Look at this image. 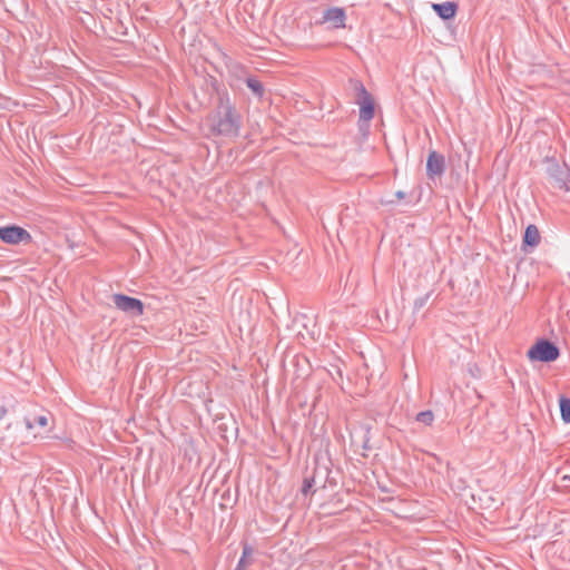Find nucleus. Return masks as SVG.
Masks as SVG:
<instances>
[{
	"label": "nucleus",
	"mask_w": 570,
	"mask_h": 570,
	"mask_svg": "<svg viewBox=\"0 0 570 570\" xmlns=\"http://www.w3.org/2000/svg\"><path fill=\"white\" fill-rule=\"evenodd\" d=\"M252 552L253 548L249 544H244L243 553L240 559L238 560L236 569L244 570L249 564V561H247V557H249Z\"/></svg>",
	"instance_id": "obj_14"
},
{
	"label": "nucleus",
	"mask_w": 570,
	"mask_h": 570,
	"mask_svg": "<svg viewBox=\"0 0 570 570\" xmlns=\"http://www.w3.org/2000/svg\"><path fill=\"white\" fill-rule=\"evenodd\" d=\"M445 158L442 154L431 150L426 160V176L429 179L434 180L441 177L445 171Z\"/></svg>",
	"instance_id": "obj_7"
},
{
	"label": "nucleus",
	"mask_w": 570,
	"mask_h": 570,
	"mask_svg": "<svg viewBox=\"0 0 570 570\" xmlns=\"http://www.w3.org/2000/svg\"><path fill=\"white\" fill-rule=\"evenodd\" d=\"M540 243V233L535 225L530 224L524 232L523 235V248L527 246L529 247H535Z\"/></svg>",
	"instance_id": "obj_10"
},
{
	"label": "nucleus",
	"mask_w": 570,
	"mask_h": 570,
	"mask_svg": "<svg viewBox=\"0 0 570 570\" xmlns=\"http://www.w3.org/2000/svg\"><path fill=\"white\" fill-rule=\"evenodd\" d=\"M550 184L553 188L569 191L570 190V168L567 164L551 161L547 168Z\"/></svg>",
	"instance_id": "obj_4"
},
{
	"label": "nucleus",
	"mask_w": 570,
	"mask_h": 570,
	"mask_svg": "<svg viewBox=\"0 0 570 570\" xmlns=\"http://www.w3.org/2000/svg\"><path fill=\"white\" fill-rule=\"evenodd\" d=\"M318 474H320V471L317 469H315V471L313 472V474L311 476H305L304 478V481H303V485H302V489H301V492L302 494L304 495H307L308 493L311 492H314L313 488L315 485H320L322 488H325V484H317L318 481Z\"/></svg>",
	"instance_id": "obj_11"
},
{
	"label": "nucleus",
	"mask_w": 570,
	"mask_h": 570,
	"mask_svg": "<svg viewBox=\"0 0 570 570\" xmlns=\"http://www.w3.org/2000/svg\"><path fill=\"white\" fill-rule=\"evenodd\" d=\"M0 240L9 245H18L20 243L29 244L32 242V236L23 227L7 225L0 227Z\"/></svg>",
	"instance_id": "obj_5"
},
{
	"label": "nucleus",
	"mask_w": 570,
	"mask_h": 570,
	"mask_svg": "<svg viewBox=\"0 0 570 570\" xmlns=\"http://www.w3.org/2000/svg\"><path fill=\"white\" fill-rule=\"evenodd\" d=\"M348 89L353 91L354 104L360 106L358 125L361 130H367L368 122L375 114V102L372 95L366 90L362 81L357 79L348 80Z\"/></svg>",
	"instance_id": "obj_2"
},
{
	"label": "nucleus",
	"mask_w": 570,
	"mask_h": 570,
	"mask_svg": "<svg viewBox=\"0 0 570 570\" xmlns=\"http://www.w3.org/2000/svg\"><path fill=\"white\" fill-rule=\"evenodd\" d=\"M112 302L118 309L128 313L131 316H140L144 313V303L138 298L124 294H115L112 296Z\"/></svg>",
	"instance_id": "obj_6"
},
{
	"label": "nucleus",
	"mask_w": 570,
	"mask_h": 570,
	"mask_svg": "<svg viewBox=\"0 0 570 570\" xmlns=\"http://www.w3.org/2000/svg\"><path fill=\"white\" fill-rule=\"evenodd\" d=\"M7 412V409L0 405V420H2L6 416Z\"/></svg>",
	"instance_id": "obj_18"
},
{
	"label": "nucleus",
	"mask_w": 570,
	"mask_h": 570,
	"mask_svg": "<svg viewBox=\"0 0 570 570\" xmlns=\"http://www.w3.org/2000/svg\"><path fill=\"white\" fill-rule=\"evenodd\" d=\"M530 361L551 363L560 356L559 347L547 338L538 340L527 352Z\"/></svg>",
	"instance_id": "obj_3"
},
{
	"label": "nucleus",
	"mask_w": 570,
	"mask_h": 570,
	"mask_svg": "<svg viewBox=\"0 0 570 570\" xmlns=\"http://www.w3.org/2000/svg\"><path fill=\"white\" fill-rule=\"evenodd\" d=\"M35 424L43 428L48 424V417L46 415H39L35 417L33 422L29 419H26V425L28 429H32Z\"/></svg>",
	"instance_id": "obj_16"
},
{
	"label": "nucleus",
	"mask_w": 570,
	"mask_h": 570,
	"mask_svg": "<svg viewBox=\"0 0 570 570\" xmlns=\"http://www.w3.org/2000/svg\"><path fill=\"white\" fill-rule=\"evenodd\" d=\"M346 13L343 8L332 7L323 12L321 23H330L332 28H345Z\"/></svg>",
	"instance_id": "obj_8"
},
{
	"label": "nucleus",
	"mask_w": 570,
	"mask_h": 570,
	"mask_svg": "<svg viewBox=\"0 0 570 570\" xmlns=\"http://www.w3.org/2000/svg\"><path fill=\"white\" fill-rule=\"evenodd\" d=\"M432 8L436 12V14L443 20L452 19L458 11V4L452 1L432 3Z\"/></svg>",
	"instance_id": "obj_9"
},
{
	"label": "nucleus",
	"mask_w": 570,
	"mask_h": 570,
	"mask_svg": "<svg viewBox=\"0 0 570 570\" xmlns=\"http://www.w3.org/2000/svg\"><path fill=\"white\" fill-rule=\"evenodd\" d=\"M234 570H239V569H236V568H235Z\"/></svg>",
	"instance_id": "obj_20"
},
{
	"label": "nucleus",
	"mask_w": 570,
	"mask_h": 570,
	"mask_svg": "<svg viewBox=\"0 0 570 570\" xmlns=\"http://www.w3.org/2000/svg\"><path fill=\"white\" fill-rule=\"evenodd\" d=\"M560 413L564 423H570V399L562 396L560 399Z\"/></svg>",
	"instance_id": "obj_13"
},
{
	"label": "nucleus",
	"mask_w": 570,
	"mask_h": 570,
	"mask_svg": "<svg viewBox=\"0 0 570 570\" xmlns=\"http://www.w3.org/2000/svg\"><path fill=\"white\" fill-rule=\"evenodd\" d=\"M247 87L252 90L253 95L257 98H263L265 88L257 77H247L245 80Z\"/></svg>",
	"instance_id": "obj_12"
},
{
	"label": "nucleus",
	"mask_w": 570,
	"mask_h": 570,
	"mask_svg": "<svg viewBox=\"0 0 570 570\" xmlns=\"http://www.w3.org/2000/svg\"><path fill=\"white\" fill-rule=\"evenodd\" d=\"M415 420L424 425H431L434 421V414L432 411H422L416 414Z\"/></svg>",
	"instance_id": "obj_15"
},
{
	"label": "nucleus",
	"mask_w": 570,
	"mask_h": 570,
	"mask_svg": "<svg viewBox=\"0 0 570 570\" xmlns=\"http://www.w3.org/2000/svg\"><path fill=\"white\" fill-rule=\"evenodd\" d=\"M395 196L397 199H403L405 197V193L402 190H399V191H396Z\"/></svg>",
	"instance_id": "obj_19"
},
{
	"label": "nucleus",
	"mask_w": 570,
	"mask_h": 570,
	"mask_svg": "<svg viewBox=\"0 0 570 570\" xmlns=\"http://www.w3.org/2000/svg\"><path fill=\"white\" fill-rule=\"evenodd\" d=\"M430 296H431V292L426 293L424 296L417 297L414 301V309H416V311L421 309L426 304Z\"/></svg>",
	"instance_id": "obj_17"
},
{
	"label": "nucleus",
	"mask_w": 570,
	"mask_h": 570,
	"mask_svg": "<svg viewBox=\"0 0 570 570\" xmlns=\"http://www.w3.org/2000/svg\"><path fill=\"white\" fill-rule=\"evenodd\" d=\"M207 125L214 136L235 138L239 135L242 116L227 95H219L216 108L207 116Z\"/></svg>",
	"instance_id": "obj_1"
}]
</instances>
